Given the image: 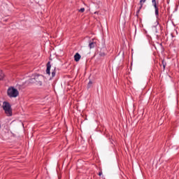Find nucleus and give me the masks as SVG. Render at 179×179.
Returning <instances> with one entry per match:
<instances>
[{"label": "nucleus", "mask_w": 179, "mask_h": 179, "mask_svg": "<svg viewBox=\"0 0 179 179\" xmlns=\"http://www.w3.org/2000/svg\"><path fill=\"white\" fill-rule=\"evenodd\" d=\"M44 80V77L42 75H36L31 79H29V83H36L37 86H43V81Z\"/></svg>", "instance_id": "1"}, {"label": "nucleus", "mask_w": 179, "mask_h": 179, "mask_svg": "<svg viewBox=\"0 0 179 179\" xmlns=\"http://www.w3.org/2000/svg\"><path fill=\"white\" fill-rule=\"evenodd\" d=\"M3 109L4 110L5 114L7 117H12V106H10V103L8 102H3Z\"/></svg>", "instance_id": "2"}, {"label": "nucleus", "mask_w": 179, "mask_h": 179, "mask_svg": "<svg viewBox=\"0 0 179 179\" xmlns=\"http://www.w3.org/2000/svg\"><path fill=\"white\" fill-rule=\"evenodd\" d=\"M7 93L9 97H17L19 96V91L14 87L8 88Z\"/></svg>", "instance_id": "3"}, {"label": "nucleus", "mask_w": 179, "mask_h": 179, "mask_svg": "<svg viewBox=\"0 0 179 179\" xmlns=\"http://www.w3.org/2000/svg\"><path fill=\"white\" fill-rule=\"evenodd\" d=\"M152 5L155 9V15L159 16V8H157V3H156V0H152Z\"/></svg>", "instance_id": "4"}, {"label": "nucleus", "mask_w": 179, "mask_h": 179, "mask_svg": "<svg viewBox=\"0 0 179 179\" xmlns=\"http://www.w3.org/2000/svg\"><path fill=\"white\" fill-rule=\"evenodd\" d=\"M50 71H51V62H48L47 63L46 73L48 75H50Z\"/></svg>", "instance_id": "5"}, {"label": "nucleus", "mask_w": 179, "mask_h": 179, "mask_svg": "<svg viewBox=\"0 0 179 179\" xmlns=\"http://www.w3.org/2000/svg\"><path fill=\"white\" fill-rule=\"evenodd\" d=\"M80 58H82V56H80L79 53H76V55H74V60L76 61V62H79Z\"/></svg>", "instance_id": "6"}, {"label": "nucleus", "mask_w": 179, "mask_h": 179, "mask_svg": "<svg viewBox=\"0 0 179 179\" xmlns=\"http://www.w3.org/2000/svg\"><path fill=\"white\" fill-rule=\"evenodd\" d=\"M145 2H146V0H141L140 1V8L137 10V15H138V13H139V12L141 11V9H142V6H143V3H145Z\"/></svg>", "instance_id": "7"}, {"label": "nucleus", "mask_w": 179, "mask_h": 179, "mask_svg": "<svg viewBox=\"0 0 179 179\" xmlns=\"http://www.w3.org/2000/svg\"><path fill=\"white\" fill-rule=\"evenodd\" d=\"M95 45H96V43H94V42H90L89 43V48H94Z\"/></svg>", "instance_id": "8"}, {"label": "nucleus", "mask_w": 179, "mask_h": 179, "mask_svg": "<svg viewBox=\"0 0 179 179\" xmlns=\"http://www.w3.org/2000/svg\"><path fill=\"white\" fill-rule=\"evenodd\" d=\"M3 78H5V74L3 72H0V80H3Z\"/></svg>", "instance_id": "9"}, {"label": "nucleus", "mask_w": 179, "mask_h": 179, "mask_svg": "<svg viewBox=\"0 0 179 179\" xmlns=\"http://www.w3.org/2000/svg\"><path fill=\"white\" fill-rule=\"evenodd\" d=\"M57 73V71H55V69L54 71L52 72V78L55 77V75Z\"/></svg>", "instance_id": "10"}, {"label": "nucleus", "mask_w": 179, "mask_h": 179, "mask_svg": "<svg viewBox=\"0 0 179 179\" xmlns=\"http://www.w3.org/2000/svg\"><path fill=\"white\" fill-rule=\"evenodd\" d=\"M162 65H163V69H164V70H165V69H166V62H164V60L162 61Z\"/></svg>", "instance_id": "11"}, {"label": "nucleus", "mask_w": 179, "mask_h": 179, "mask_svg": "<svg viewBox=\"0 0 179 179\" xmlns=\"http://www.w3.org/2000/svg\"><path fill=\"white\" fill-rule=\"evenodd\" d=\"M92 85H93V82L90 81L87 85L88 89L92 87Z\"/></svg>", "instance_id": "12"}, {"label": "nucleus", "mask_w": 179, "mask_h": 179, "mask_svg": "<svg viewBox=\"0 0 179 179\" xmlns=\"http://www.w3.org/2000/svg\"><path fill=\"white\" fill-rule=\"evenodd\" d=\"M78 12H80L81 13H83L85 12V8H82L80 10H78Z\"/></svg>", "instance_id": "13"}, {"label": "nucleus", "mask_w": 179, "mask_h": 179, "mask_svg": "<svg viewBox=\"0 0 179 179\" xmlns=\"http://www.w3.org/2000/svg\"><path fill=\"white\" fill-rule=\"evenodd\" d=\"M102 174H103V172H99V176H102Z\"/></svg>", "instance_id": "14"}, {"label": "nucleus", "mask_w": 179, "mask_h": 179, "mask_svg": "<svg viewBox=\"0 0 179 179\" xmlns=\"http://www.w3.org/2000/svg\"><path fill=\"white\" fill-rule=\"evenodd\" d=\"M0 128H1V124H0Z\"/></svg>", "instance_id": "15"}]
</instances>
